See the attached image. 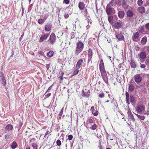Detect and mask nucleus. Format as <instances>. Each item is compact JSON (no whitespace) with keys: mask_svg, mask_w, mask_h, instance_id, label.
<instances>
[{"mask_svg":"<svg viewBox=\"0 0 149 149\" xmlns=\"http://www.w3.org/2000/svg\"><path fill=\"white\" fill-rule=\"evenodd\" d=\"M99 70L100 72L101 76L104 81L107 84L108 82V77L105 69L104 64L102 59L100 61Z\"/></svg>","mask_w":149,"mask_h":149,"instance_id":"1","label":"nucleus"},{"mask_svg":"<svg viewBox=\"0 0 149 149\" xmlns=\"http://www.w3.org/2000/svg\"><path fill=\"white\" fill-rule=\"evenodd\" d=\"M84 48V44L82 42L79 41L77 44V46L75 51V54L78 55L83 50Z\"/></svg>","mask_w":149,"mask_h":149,"instance_id":"2","label":"nucleus"},{"mask_svg":"<svg viewBox=\"0 0 149 149\" xmlns=\"http://www.w3.org/2000/svg\"><path fill=\"white\" fill-rule=\"evenodd\" d=\"M145 109L144 106L141 104L138 105L136 108L137 112L140 114L144 111Z\"/></svg>","mask_w":149,"mask_h":149,"instance_id":"3","label":"nucleus"},{"mask_svg":"<svg viewBox=\"0 0 149 149\" xmlns=\"http://www.w3.org/2000/svg\"><path fill=\"white\" fill-rule=\"evenodd\" d=\"M49 36V34L46 33L45 34L42 35L40 37L39 40V42H42L44 40H46Z\"/></svg>","mask_w":149,"mask_h":149,"instance_id":"4","label":"nucleus"},{"mask_svg":"<svg viewBox=\"0 0 149 149\" xmlns=\"http://www.w3.org/2000/svg\"><path fill=\"white\" fill-rule=\"evenodd\" d=\"M134 80L137 83H140L142 81V79L141 77L139 74L136 75L134 76Z\"/></svg>","mask_w":149,"mask_h":149,"instance_id":"5","label":"nucleus"},{"mask_svg":"<svg viewBox=\"0 0 149 149\" xmlns=\"http://www.w3.org/2000/svg\"><path fill=\"white\" fill-rule=\"evenodd\" d=\"M116 36L117 38L119 40H123L124 37L121 32H118L116 33Z\"/></svg>","mask_w":149,"mask_h":149,"instance_id":"6","label":"nucleus"},{"mask_svg":"<svg viewBox=\"0 0 149 149\" xmlns=\"http://www.w3.org/2000/svg\"><path fill=\"white\" fill-rule=\"evenodd\" d=\"M127 114L128 116V118L129 119H131L133 122L135 121V119H134V116L132 113L130 109H129L128 111Z\"/></svg>","mask_w":149,"mask_h":149,"instance_id":"7","label":"nucleus"},{"mask_svg":"<svg viewBox=\"0 0 149 149\" xmlns=\"http://www.w3.org/2000/svg\"><path fill=\"white\" fill-rule=\"evenodd\" d=\"M91 111L92 112V113L95 116H97L99 113V112L97 110L95 111L94 107H91Z\"/></svg>","mask_w":149,"mask_h":149,"instance_id":"8","label":"nucleus"},{"mask_svg":"<svg viewBox=\"0 0 149 149\" xmlns=\"http://www.w3.org/2000/svg\"><path fill=\"white\" fill-rule=\"evenodd\" d=\"M49 40L51 43L54 42L56 40V37L54 33H52L50 37Z\"/></svg>","mask_w":149,"mask_h":149,"instance_id":"9","label":"nucleus"},{"mask_svg":"<svg viewBox=\"0 0 149 149\" xmlns=\"http://www.w3.org/2000/svg\"><path fill=\"white\" fill-rule=\"evenodd\" d=\"M121 26L122 23L120 22H116L114 24V27L116 29H120L121 27Z\"/></svg>","mask_w":149,"mask_h":149,"instance_id":"10","label":"nucleus"},{"mask_svg":"<svg viewBox=\"0 0 149 149\" xmlns=\"http://www.w3.org/2000/svg\"><path fill=\"white\" fill-rule=\"evenodd\" d=\"M83 63V60L82 59H80L77 62L76 65V68L80 69L81 66Z\"/></svg>","mask_w":149,"mask_h":149,"instance_id":"11","label":"nucleus"},{"mask_svg":"<svg viewBox=\"0 0 149 149\" xmlns=\"http://www.w3.org/2000/svg\"><path fill=\"white\" fill-rule=\"evenodd\" d=\"M121 5L122 7L125 9H127L128 8L129 5L127 4L125 0H123L122 4Z\"/></svg>","mask_w":149,"mask_h":149,"instance_id":"12","label":"nucleus"},{"mask_svg":"<svg viewBox=\"0 0 149 149\" xmlns=\"http://www.w3.org/2000/svg\"><path fill=\"white\" fill-rule=\"evenodd\" d=\"M113 8L111 7H107L106 8V13L108 15H110L113 12Z\"/></svg>","mask_w":149,"mask_h":149,"instance_id":"13","label":"nucleus"},{"mask_svg":"<svg viewBox=\"0 0 149 149\" xmlns=\"http://www.w3.org/2000/svg\"><path fill=\"white\" fill-rule=\"evenodd\" d=\"M138 56L140 57V58L143 59L146 58V54L145 52H141L139 55H138Z\"/></svg>","mask_w":149,"mask_h":149,"instance_id":"14","label":"nucleus"},{"mask_svg":"<svg viewBox=\"0 0 149 149\" xmlns=\"http://www.w3.org/2000/svg\"><path fill=\"white\" fill-rule=\"evenodd\" d=\"M139 34L138 32H136L134 33L132 37L133 40L134 41H136V40L139 38Z\"/></svg>","mask_w":149,"mask_h":149,"instance_id":"15","label":"nucleus"},{"mask_svg":"<svg viewBox=\"0 0 149 149\" xmlns=\"http://www.w3.org/2000/svg\"><path fill=\"white\" fill-rule=\"evenodd\" d=\"M78 7L80 10H83L85 7L84 3L82 2H80L79 3Z\"/></svg>","mask_w":149,"mask_h":149,"instance_id":"16","label":"nucleus"},{"mask_svg":"<svg viewBox=\"0 0 149 149\" xmlns=\"http://www.w3.org/2000/svg\"><path fill=\"white\" fill-rule=\"evenodd\" d=\"M125 96L126 98V101L127 103L129 104H130V98L129 93L127 92H126L125 93Z\"/></svg>","mask_w":149,"mask_h":149,"instance_id":"17","label":"nucleus"},{"mask_svg":"<svg viewBox=\"0 0 149 149\" xmlns=\"http://www.w3.org/2000/svg\"><path fill=\"white\" fill-rule=\"evenodd\" d=\"M138 11L141 13H144L145 11V8L143 6H141L138 8Z\"/></svg>","mask_w":149,"mask_h":149,"instance_id":"18","label":"nucleus"},{"mask_svg":"<svg viewBox=\"0 0 149 149\" xmlns=\"http://www.w3.org/2000/svg\"><path fill=\"white\" fill-rule=\"evenodd\" d=\"M51 25L49 24H47L45 26V29L46 31H49L51 30Z\"/></svg>","mask_w":149,"mask_h":149,"instance_id":"19","label":"nucleus"},{"mask_svg":"<svg viewBox=\"0 0 149 149\" xmlns=\"http://www.w3.org/2000/svg\"><path fill=\"white\" fill-rule=\"evenodd\" d=\"M127 15L128 17H131L133 16L134 13L132 11L128 10L127 13Z\"/></svg>","mask_w":149,"mask_h":149,"instance_id":"20","label":"nucleus"},{"mask_svg":"<svg viewBox=\"0 0 149 149\" xmlns=\"http://www.w3.org/2000/svg\"><path fill=\"white\" fill-rule=\"evenodd\" d=\"M92 53H93L92 49H89L88 50V58H90V60L92 58L93 55Z\"/></svg>","mask_w":149,"mask_h":149,"instance_id":"21","label":"nucleus"},{"mask_svg":"<svg viewBox=\"0 0 149 149\" xmlns=\"http://www.w3.org/2000/svg\"><path fill=\"white\" fill-rule=\"evenodd\" d=\"M125 15V13L123 11H120L118 13V16L120 18H123Z\"/></svg>","mask_w":149,"mask_h":149,"instance_id":"22","label":"nucleus"},{"mask_svg":"<svg viewBox=\"0 0 149 149\" xmlns=\"http://www.w3.org/2000/svg\"><path fill=\"white\" fill-rule=\"evenodd\" d=\"M13 128V126L11 124L8 125L6 127L5 130L7 131L11 130Z\"/></svg>","mask_w":149,"mask_h":149,"instance_id":"23","label":"nucleus"},{"mask_svg":"<svg viewBox=\"0 0 149 149\" xmlns=\"http://www.w3.org/2000/svg\"><path fill=\"white\" fill-rule=\"evenodd\" d=\"M130 102L131 103H135L136 102V101L134 97L132 95H130Z\"/></svg>","mask_w":149,"mask_h":149,"instance_id":"24","label":"nucleus"},{"mask_svg":"<svg viewBox=\"0 0 149 149\" xmlns=\"http://www.w3.org/2000/svg\"><path fill=\"white\" fill-rule=\"evenodd\" d=\"M147 40V38L146 37H143L141 40V43L142 45H144L146 42Z\"/></svg>","mask_w":149,"mask_h":149,"instance_id":"25","label":"nucleus"},{"mask_svg":"<svg viewBox=\"0 0 149 149\" xmlns=\"http://www.w3.org/2000/svg\"><path fill=\"white\" fill-rule=\"evenodd\" d=\"M54 52L52 51H50L47 53V55L49 57H52L54 55Z\"/></svg>","mask_w":149,"mask_h":149,"instance_id":"26","label":"nucleus"},{"mask_svg":"<svg viewBox=\"0 0 149 149\" xmlns=\"http://www.w3.org/2000/svg\"><path fill=\"white\" fill-rule=\"evenodd\" d=\"M17 146V144L16 142L13 141L11 144V148L12 149L15 148Z\"/></svg>","mask_w":149,"mask_h":149,"instance_id":"27","label":"nucleus"},{"mask_svg":"<svg viewBox=\"0 0 149 149\" xmlns=\"http://www.w3.org/2000/svg\"><path fill=\"white\" fill-rule=\"evenodd\" d=\"M79 69H77L75 68V69H74V71L73 72V74L72 75V76L77 75L79 72Z\"/></svg>","mask_w":149,"mask_h":149,"instance_id":"28","label":"nucleus"},{"mask_svg":"<svg viewBox=\"0 0 149 149\" xmlns=\"http://www.w3.org/2000/svg\"><path fill=\"white\" fill-rule=\"evenodd\" d=\"M134 90V87L133 85L130 84L129 86V90L130 92L133 91Z\"/></svg>","mask_w":149,"mask_h":149,"instance_id":"29","label":"nucleus"},{"mask_svg":"<svg viewBox=\"0 0 149 149\" xmlns=\"http://www.w3.org/2000/svg\"><path fill=\"white\" fill-rule=\"evenodd\" d=\"M108 19L109 23L111 24H113V17L112 16H109L108 17Z\"/></svg>","mask_w":149,"mask_h":149,"instance_id":"30","label":"nucleus"},{"mask_svg":"<svg viewBox=\"0 0 149 149\" xmlns=\"http://www.w3.org/2000/svg\"><path fill=\"white\" fill-rule=\"evenodd\" d=\"M45 22V20L44 19H38V22L40 24H43Z\"/></svg>","mask_w":149,"mask_h":149,"instance_id":"31","label":"nucleus"},{"mask_svg":"<svg viewBox=\"0 0 149 149\" xmlns=\"http://www.w3.org/2000/svg\"><path fill=\"white\" fill-rule=\"evenodd\" d=\"M11 136V134L10 133H7L6 134L5 138L6 140H8L10 138Z\"/></svg>","mask_w":149,"mask_h":149,"instance_id":"32","label":"nucleus"},{"mask_svg":"<svg viewBox=\"0 0 149 149\" xmlns=\"http://www.w3.org/2000/svg\"><path fill=\"white\" fill-rule=\"evenodd\" d=\"M136 116L139 118L140 119L143 120L145 119V117L143 116H141L138 115V114H136Z\"/></svg>","mask_w":149,"mask_h":149,"instance_id":"33","label":"nucleus"},{"mask_svg":"<svg viewBox=\"0 0 149 149\" xmlns=\"http://www.w3.org/2000/svg\"><path fill=\"white\" fill-rule=\"evenodd\" d=\"M131 67L134 68L136 67V65L134 61H132L131 62Z\"/></svg>","mask_w":149,"mask_h":149,"instance_id":"34","label":"nucleus"},{"mask_svg":"<svg viewBox=\"0 0 149 149\" xmlns=\"http://www.w3.org/2000/svg\"><path fill=\"white\" fill-rule=\"evenodd\" d=\"M32 146L33 147L34 149H37L38 146L36 143H33L32 144Z\"/></svg>","mask_w":149,"mask_h":149,"instance_id":"35","label":"nucleus"},{"mask_svg":"<svg viewBox=\"0 0 149 149\" xmlns=\"http://www.w3.org/2000/svg\"><path fill=\"white\" fill-rule=\"evenodd\" d=\"M137 3L138 5L139 6H140L142 5L143 1L142 0H138Z\"/></svg>","mask_w":149,"mask_h":149,"instance_id":"36","label":"nucleus"},{"mask_svg":"<svg viewBox=\"0 0 149 149\" xmlns=\"http://www.w3.org/2000/svg\"><path fill=\"white\" fill-rule=\"evenodd\" d=\"M91 129L93 130H95L97 128V125L96 124H94L90 128Z\"/></svg>","mask_w":149,"mask_h":149,"instance_id":"37","label":"nucleus"},{"mask_svg":"<svg viewBox=\"0 0 149 149\" xmlns=\"http://www.w3.org/2000/svg\"><path fill=\"white\" fill-rule=\"evenodd\" d=\"M93 119L91 118H89L88 119V121H87L86 123H89L91 124L93 123Z\"/></svg>","mask_w":149,"mask_h":149,"instance_id":"38","label":"nucleus"},{"mask_svg":"<svg viewBox=\"0 0 149 149\" xmlns=\"http://www.w3.org/2000/svg\"><path fill=\"white\" fill-rule=\"evenodd\" d=\"M63 108L61 110L59 114V116H60L59 119H60L61 116L63 113Z\"/></svg>","mask_w":149,"mask_h":149,"instance_id":"39","label":"nucleus"},{"mask_svg":"<svg viewBox=\"0 0 149 149\" xmlns=\"http://www.w3.org/2000/svg\"><path fill=\"white\" fill-rule=\"evenodd\" d=\"M57 145L58 146H60L61 145V142L60 140H58L56 141Z\"/></svg>","mask_w":149,"mask_h":149,"instance_id":"40","label":"nucleus"},{"mask_svg":"<svg viewBox=\"0 0 149 149\" xmlns=\"http://www.w3.org/2000/svg\"><path fill=\"white\" fill-rule=\"evenodd\" d=\"M22 124H23V123L22 122H21L19 123V126H18V131H19V130L21 129V128L22 125Z\"/></svg>","mask_w":149,"mask_h":149,"instance_id":"41","label":"nucleus"},{"mask_svg":"<svg viewBox=\"0 0 149 149\" xmlns=\"http://www.w3.org/2000/svg\"><path fill=\"white\" fill-rule=\"evenodd\" d=\"M105 95L103 92L101 93L99 95V96L100 98H103L104 97Z\"/></svg>","mask_w":149,"mask_h":149,"instance_id":"42","label":"nucleus"},{"mask_svg":"<svg viewBox=\"0 0 149 149\" xmlns=\"http://www.w3.org/2000/svg\"><path fill=\"white\" fill-rule=\"evenodd\" d=\"M70 2V0H64L63 1V2L66 4H68Z\"/></svg>","mask_w":149,"mask_h":149,"instance_id":"43","label":"nucleus"},{"mask_svg":"<svg viewBox=\"0 0 149 149\" xmlns=\"http://www.w3.org/2000/svg\"><path fill=\"white\" fill-rule=\"evenodd\" d=\"M145 28L148 30H149V23H147L145 25Z\"/></svg>","mask_w":149,"mask_h":149,"instance_id":"44","label":"nucleus"},{"mask_svg":"<svg viewBox=\"0 0 149 149\" xmlns=\"http://www.w3.org/2000/svg\"><path fill=\"white\" fill-rule=\"evenodd\" d=\"M73 136L72 135H69L68 136V140L70 141L73 138Z\"/></svg>","mask_w":149,"mask_h":149,"instance_id":"45","label":"nucleus"},{"mask_svg":"<svg viewBox=\"0 0 149 149\" xmlns=\"http://www.w3.org/2000/svg\"><path fill=\"white\" fill-rule=\"evenodd\" d=\"M82 96L83 97H88L86 93L85 92H83L82 93Z\"/></svg>","mask_w":149,"mask_h":149,"instance_id":"46","label":"nucleus"},{"mask_svg":"<svg viewBox=\"0 0 149 149\" xmlns=\"http://www.w3.org/2000/svg\"><path fill=\"white\" fill-rule=\"evenodd\" d=\"M123 0H118V4L119 6H121L122 4Z\"/></svg>","mask_w":149,"mask_h":149,"instance_id":"47","label":"nucleus"},{"mask_svg":"<svg viewBox=\"0 0 149 149\" xmlns=\"http://www.w3.org/2000/svg\"><path fill=\"white\" fill-rule=\"evenodd\" d=\"M51 95V93H49L45 95V98H48Z\"/></svg>","mask_w":149,"mask_h":149,"instance_id":"48","label":"nucleus"},{"mask_svg":"<svg viewBox=\"0 0 149 149\" xmlns=\"http://www.w3.org/2000/svg\"><path fill=\"white\" fill-rule=\"evenodd\" d=\"M60 77H63V74H64V73L63 71H61L60 72Z\"/></svg>","mask_w":149,"mask_h":149,"instance_id":"49","label":"nucleus"},{"mask_svg":"<svg viewBox=\"0 0 149 149\" xmlns=\"http://www.w3.org/2000/svg\"><path fill=\"white\" fill-rule=\"evenodd\" d=\"M140 67L141 68H145V65L144 64H141Z\"/></svg>","mask_w":149,"mask_h":149,"instance_id":"50","label":"nucleus"},{"mask_svg":"<svg viewBox=\"0 0 149 149\" xmlns=\"http://www.w3.org/2000/svg\"><path fill=\"white\" fill-rule=\"evenodd\" d=\"M46 66L47 70H48L49 68V64H47L46 65Z\"/></svg>","mask_w":149,"mask_h":149,"instance_id":"51","label":"nucleus"},{"mask_svg":"<svg viewBox=\"0 0 149 149\" xmlns=\"http://www.w3.org/2000/svg\"><path fill=\"white\" fill-rule=\"evenodd\" d=\"M2 81L3 82L4 85L5 86L6 84V82L5 79H3L2 80Z\"/></svg>","mask_w":149,"mask_h":149,"instance_id":"52","label":"nucleus"},{"mask_svg":"<svg viewBox=\"0 0 149 149\" xmlns=\"http://www.w3.org/2000/svg\"><path fill=\"white\" fill-rule=\"evenodd\" d=\"M1 79L2 80H3V79H5V77L4 76H1Z\"/></svg>","mask_w":149,"mask_h":149,"instance_id":"53","label":"nucleus"},{"mask_svg":"<svg viewBox=\"0 0 149 149\" xmlns=\"http://www.w3.org/2000/svg\"><path fill=\"white\" fill-rule=\"evenodd\" d=\"M52 85H51V86H50V87H49V88H48V90L47 91V92L49 91V90H51V87L52 86Z\"/></svg>","mask_w":149,"mask_h":149,"instance_id":"54","label":"nucleus"},{"mask_svg":"<svg viewBox=\"0 0 149 149\" xmlns=\"http://www.w3.org/2000/svg\"><path fill=\"white\" fill-rule=\"evenodd\" d=\"M0 74H1V76H3V74L2 72H0Z\"/></svg>","mask_w":149,"mask_h":149,"instance_id":"55","label":"nucleus"},{"mask_svg":"<svg viewBox=\"0 0 149 149\" xmlns=\"http://www.w3.org/2000/svg\"><path fill=\"white\" fill-rule=\"evenodd\" d=\"M69 15H67L65 16V17L66 18H67L68 17Z\"/></svg>","mask_w":149,"mask_h":149,"instance_id":"56","label":"nucleus"},{"mask_svg":"<svg viewBox=\"0 0 149 149\" xmlns=\"http://www.w3.org/2000/svg\"><path fill=\"white\" fill-rule=\"evenodd\" d=\"M59 78L61 80H63V77H60Z\"/></svg>","mask_w":149,"mask_h":149,"instance_id":"57","label":"nucleus"},{"mask_svg":"<svg viewBox=\"0 0 149 149\" xmlns=\"http://www.w3.org/2000/svg\"><path fill=\"white\" fill-rule=\"evenodd\" d=\"M26 149H30V148L29 147H28L26 148Z\"/></svg>","mask_w":149,"mask_h":149,"instance_id":"58","label":"nucleus"},{"mask_svg":"<svg viewBox=\"0 0 149 149\" xmlns=\"http://www.w3.org/2000/svg\"><path fill=\"white\" fill-rule=\"evenodd\" d=\"M39 54H41L42 53V52L41 51H40V52H39Z\"/></svg>","mask_w":149,"mask_h":149,"instance_id":"59","label":"nucleus"},{"mask_svg":"<svg viewBox=\"0 0 149 149\" xmlns=\"http://www.w3.org/2000/svg\"><path fill=\"white\" fill-rule=\"evenodd\" d=\"M147 50L148 51H149V46L148 47H147Z\"/></svg>","mask_w":149,"mask_h":149,"instance_id":"60","label":"nucleus"},{"mask_svg":"<svg viewBox=\"0 0 149 149\" xmlns=\"http://www.w3.org/2000/svg\"><path fill=\"white\" fill-rule=\"evenodd\" d=\"M147 76L148 79H149V74L147 75Z\"/></svg>","mask_w":149,"mask_h":149,"instance_id":"61","label":"nucleus"},{"mask_svg":"<svg viewBox=\"0 0 149 149\" xmlns=\"http://www.w3.org/2000/svg\"><path fill=\"white\" fill-rule=\"evenodd\" d=\"M106 149H111L109 148H106Z\"/></svg>","mask_w":149,"mask_h":149,"instance_id":"62","label":"nucleus"},{"mask_svg":"<svg viewBox=\"0 0 149 149\" xmlns=\"http://www.w3.org/2000/svg\"><path fill=\"white\" fill-rule=\"evenodd\" d=\"M29 2L30 3L31 1V0H29Z\"/></svg>","mask_w":149,"mask_h":149,"instance_id":"63","label":"nucleus"},{"mask_svg":"<svg viewBox=\"0 0 149 149\" xmlns=\"http://www.w3.org/2000/svg\"><path fill=\"white\" fill-rule=\"evenodd\" d=\"M109 102L108 100H107V101H106V102Z\"/></svg>","mask_w":149,"mask_h":149,"instance_id":"64","label":"nucleus"}]
</instances>
